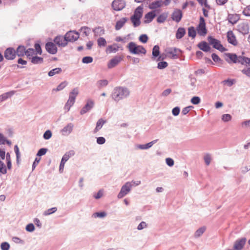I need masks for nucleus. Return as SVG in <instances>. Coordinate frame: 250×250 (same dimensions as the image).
<instances>
[{
    "label": "nucleus",
    "mask_w": 250,
    "mask_h": 250,
    "mask_svg": "<svg viewBox=\"0 0 250 250\" xmlns=\"http://www.w3.org/2000/svg\"><path fill=\"white\" fill-rule=\"evenodd\" d=\"M130 92L129 89L125 86H116L111 93L112 99L116 102L127 98L129 97Z\"/></svg>",
    "instance_id": "1"
},
{
    "label": "nucleus",
    "mask_w": 250,
    "mask_h": 250,
    "mask_svg": "<svg viewBox=\"0 0 250 250\" xmlns=\"http://www.w3.org/2000/svg\"><path fill=\"white\" fill-rule=\"evenodd\" d=\"M143 8L139 6L135 10L133 15L131 17L130 20L134 27L139 26L141 24L140 19L142 17Z\"/></svg>",
    "instance_id": "2"
},
{
    "label": "nucleus",
    "mask_w": 250,
    "mask_h": 250,
    "mask_svg": "<svg viewBox=\"0 0 250 250\" xmlns=\"http://www.w3.org/2000/svg\"><path fill=\"white\" fill-rule=\"evenodd\" d=\"M130 53L135 55L146 54V49L142 45H137L134 42H130L127 46Z\"/></svg>",
    "instance_id": "3"
},
{
    "label": "nucleus",
    "mask_w": 250,
    "mask_h": 250,
    "mask_svg": "<svg viewBox=\"0 0 250 250\" xmlns=\"http://www.w3.org/2000/svg\"><path fill=\"white\" fill-rule=\"evenodd\" d=\"M79 94L78 88H74L69 93V99L65 104L64 109L68 111L70 107L74 104L76 96Z\"/></svg>",
    "instance_id": "4"
},
{
    "label": "nucleus",
    "mask_w": 250,
    "mask_h": 250,
    "mask_svg": "<svg viewBox=\"0 0 250 250\" xmlns=\"http://www.w3.org/2000/svg\"><path fill=\"white\" fill-rule=\"evenodd\" d=\"M208 41L209 43L213 46V48L218 50L220 52H223L227 50L221 43L220 41L214 38L212 36H208Z\"/></svg>",
    "instance_id": "5"
},
{
    "label": "nucleus",
    "mask_w": 250,
    "mask_h": 250,
    "mask_svg": "<svg viewBox=\"0 0 250 250\" xmlns=\"http://www.w3.org/2000/svg\"><path fill=\"white\" fill-rule=\"evenodd\" d=\"M197 31L200 36H205L207 33L205 19L202 17L200 18V22L197 27Z\"/></svg>",
    "instance_id": "6"
},
{
    "label": "nucleus",
    "mask_w": 250,
    "mask_h": 250,
    "mask_svg": "<svg viewBox=\"0 0 250 250\" xmlns=\"http://www.w3.org/2000/svg\"><path fill=\"white\" fill-rule=\"evenodd\" d=\"M64 37L67 42H73L79 39V33L75 31H70L65 34Z\"/></svg>",
    "instance_id": "7"
},
{
    "label": "nucleus",
    "mask_w": 250,
    "mask_h": 250,
    "mask_svg": "<svg viewBox=\"0 0 250 250\" xmlns=\"http://www.w3.org/2000/svg\"><path fill=\"white\" fill-rule=\"evenodd\" d=\"M54 43L59 47H63L67 45L68 42L64 36L59 35L56 36L53 40Z\"/></svg>",
    "instance_id": "8"
},
{
    "label": "nucleus",
    "mask_w": 250,
    "mask_h": 250,
    "mask_svg": "<svg viewBox=\"0 0 250 250\" xmlns=\"http://www.w3.org/2000/svg\"><path fill=\"white\" fill-rule=\"evenodd\" d=\"M132 184L130 182H127L124 185L118 195V198H122L126 195L130 190Z\"/></svg>",
    "instance_id": "9"
},
{
    "label": "nucleus",
    "mask_w": 250,
    "mask_h": 250,
    "mask_svg": "<svg viewBox=\"0 0 250 250\" xmlns=\"http://www.w3.org/2000/svg\"><path fill=\"white\" fill-rule=\"evenodd\" d=\"M16 56V50L13 47H8L4 51V57L7 60H13Z\"/></svg>",
    "instance_id": "10"
},
{
    "label": "nucleus",
    "mask_w": 250,
    "mask_h": 250,
    "mask_svg": "<svg viewBox=\"0 0 250 250\" xmlns=\"http://www.w3.org/2000/svg\"><path fill=\"white\" fill-rule=\"evenodd\" d=\"M125 6V0H114L112 3V7L115 11H121Z\"/></svg>",
    "instance_id": "11"
},
{
    "label": "nucleus",
    "mask_w": 250,
    "mask_h": 250,
    "mask_svg": "<svg viewBox=\"0 0 250 250\" xmlns=\"http://www.w3.org/2000/svg\"><path fill=\"white\" fill-rule=\"evenodd\" d=\"M225 61L229 64L237 63L238 56L235 53H226L224 54Z\"/></svg>",
    "instance_id": "12"
},
{
    "label": "nucleus",
    "mask_w": 250,
    "mask_h": 250,
    "mask_svg": "<svg viewBox=\"0 0 250 250\" xmlns=\"http://www.w3.org/2000/svg\"><path fill=\"white\" fill-rule=\"evenodd\" d=\"M237 30L243 35L248 34L249 32V26L247 23H240L237 25Z\"/></svg>",
    "instance_id": "13"
},
{
    "label": "nucleus",
    "mask_w": 250,
    "mask_h": 250,
    "mask_svg": "<svg viewBox=\"0 0 250 250\" xmlns=\"http://www.w3.org/2000/svg\"><path fill=\"white\" fill-rule=\"evenodd\" d=\"M94 104V102L92 100H88L86 104L80 111V114L81 115H83L86 112L89 111L93 107Z\"/></svg>",
    "instance_id": "14"
},
{
    "label": "nucleus",
    "mask_w": 250,
    "mask_h": 250,
    "mask_svg": "<svg viewBox=\"0 0 250 250\" xmlns=\"http://www.w3.org/2000/svg\"><path fill=\"white\" fill-rule=\"evenodd\" d=\"M45 49L50 54H55L57 52V47L55 43L52 42H48L45 44Z\"/></svg>",
    "instance_id": "15"
},
{
    "label": "nucleus",
    "mask_w": 250,
    "mask_h": 250,
    "mask_svg": "<svg viewBox=\"0 0 250 250\" xmlns=\"http://www.w3.org/2000/svg\"><path fill=\"white\" fill-rule=\"evenodd\" d=\"M183 17V13L181 10L175 9L171 15V19L176 22H179Z\"/></svg>",
    "instance_id": "16"
},
{
    "label": "nucleus",
    "mask_w": 250,
    "mask_h": 250,
    "mask_svg": "<svg viewBox=\"0 0 250 250\" xmlns=\"http://www.w3.org/2000/svg\"><path fill=\"white\" fill-rule=\"evenodd\" d=\"M123 58L121 56H116L113 59H111L107 64L108 68H112L116 66L122 60Z\"/></svg>",
    "instance_id": "17"
},
{
    "label": "nucleus",
    "mask_w": 250,
    "mask_h": 250,
    "mask_svg": "<svg viewBox=\"0 0 250 250\" xmlns=\"http://www.w3.org/2000/svg\"><path fill=\"white\" fill-rule=\"evenodd\" d=\"M181 52V51L179 49L173 48L169 49L167 53L169 55L171 58L176 59L178 58Z\"/></svg>",
    "instance_id": "18"
},
{
    "label": "nucleus",
    "mask_w": 250,
    "mask_h": 250,
    "mask_svg": "<svg viewBox=\"0 0 250 250\" xmlns=\"http://www.w3.org/2000/svg\"><path fill=\"white\" fill-rule=\"evenodd\" d=\"M227 38L228 41L229 43L234 46H236L238 44L236 37L232 31L230 30L227 32Z\"/></svg>",
    "instance_id": "19"
},
{
    "label": "nucleus",
    "mask_w": 250,
    "mask_h": 250,
    "mask_svg": "<svg viewBox=\"0 0 250 250\" xmlns=\"http://www.w3.org/2000/svg\"><path fill=\"white\" fill-rule=\"evenodd\" d=\"M246 241V238H243L237 240L234 244V249L236 250H241L245 245Z\"/></svg>",
    "instance_id": "20"
},
{
    "label": "nucleus",
    "mask_w": 250,
    "mask_h": 250,
    "mask_svg": "<svg viewBox=\"0 0 250 250\" xmlns=\"http://www.w3.org/2000/svg\"><path fill=\"white\" fill-rule=\"evenodd\" d=\"M198 47L201 50L207 52L210 51L211 48L205 41H202L197 44Z\"/></svg>",
    "instance_id": "21"
},
{
    "label": "nucleus",
    "mask_w": 250,
    "mask_h": 250,
    "mask_svg": "<svg viewBox=\"0 0 250 250\" xmlns=\"http://www.w3.org/2000/svg\"><path fill=\"white\" fill-rule=\"evenodd\" d=\"M73 127L72 123H69L61 130V132L63 135H67L71 132Z\"/></svg>",
    "instance_id": "22"
},
{
    "label": "nucleus",
    "mask_w": 250,
    "mask_h": 250,
    "mask_svg": "<svg viewBox=\"0 0 250 250\" xmlns=\"http://www.w3.org/2000/svg\"><path fill=\"white\" fill-rule=\"evenodd\" d=\"M240 19V16L238 14H229L228 16V20L229 22L232 24H235Z\"/></svg>",
    "instance_id": "23"
},
{
    "label": "nucleus",
    "mask_w": 250,
    "mask_h": 250,
    "mask_svg": "<svg viewBox=\"0 0 250 250\" xmlns=\"http://www.w3.org/2000/svg\"><path fill=\"white\" fill-rule=\"evenodd\" d=\"M16 50V54L18 57H23L25 55L26 50L23 45H19Z\"/></svg>",
    "instance_id": "24"
},
{
    "label": "nucleus",
    "mask_w": 250,
    "mask_h": 250,
    "mask_svg": "<svg viewBox=\"0 0 250 250\" xmlns=\"http://www.w3.org/2000/svg\"><path fill=\"white\" fill-rule=\"evenodd\" d=\"M156 14L154 11H150L147 13L146 14L145 16V18L146 20H145L144 22L145 23L150 22L153 20Z\"/></svg>",
    "instance_id": "25"
},
{
    "label": "nucleus",
    "mask_w": 250,
    "mask_h": 250,
    "mask_svg": "<svg viewBox=\"0 0 250 250\" xmlns=\"http://www.w3.org/2000/svg\"><path fill=\"white\" fill-rule=\"evenodd\" d=\"M95 37L101 36L104 34V29L103 27L98 26L93 29Z\"/></svg>",
    "instance_id": "26"
},
{
    "label": "nucleus",
    "mask_w": 250,
    "mask_h": 250,
    "mask_svg": "<svg viewBox=\"0 0 250 250\" xmlns=\"http://www.w3.org/2000/svg\"><path fill=\"white\" fill-rule=\"evenodd\" d=\"M127 21V18H123L121 20L118 21L116 23L115 29L116 30H119L121 29Z\"/></svg>",
    "instance_id": "27"
},
{
    "label": "nucleus",
    "mask_w": 250,
    "mask_h": 250,
    "mask_svg": "<svg viewBox=\"0 0 250 250\" xmlns=\"http://www.w3.org/2000/svg\"><path fill=\"white\" fill-rule=\"evenodd\" d=\"M186 31L184 28L183 27H179L177 29L175 37L177 39H182L186 34Z\"/></svg>",
    "instance_id": "28"
},
{
    "label": "nucleus",
    "mask_w": 250,
    "mask_h": 250,
    "mask_svg": "<svg viewBox=\"0 0 250 250\" xmlns=\"http://www.w3.org/2000/svg\"><path fill=\"white\" fill-rule=\"evenodd\" d=\"M15 93L14 91H11L9 92H7L3 93V94L0 95V102H2L6 100L8 98H10Z\"/></svg>",
    "instance_id": "29"
},
{
    "label": "nucleus",
    "mask_w": 250,
    "mask_h": 250,
    "mask_svg": "<svg viewBox=\"0 0 250 250\" xmlns=\"http://www.w3.org/2000/svg\"><path fill=\"white\" fill-rule=\"evenodd\" d=\"M119 47L116 43H114L112 45H109L106 50L107 53H111L112 52L115 53L118 51Z\"/></svg>",
    "instance_id": "30"
},
{
    "label": "nucleus",
    "mask_w": 250,
    "mask_h": 250,
    "mask_svg": "<svg viewBox=\"0 0 250 250\" xmlns=\"http://www.w3.org/2000/svg\"><path fill=\"white\" fill-rule=\"evenodd\" d=\"M75 154V152L74 150H70L68 152L66 153L62 157V161L64 162H66L70 157L73 156Z\"/></svg>",
    "instance_id": "31"
},
{
    "label": "nucleus",
    "mask_w": 250,
    "mask_h": 250,
    "mask_svg": "<svg viewBox=\"0 0 250 250\" xmlns=\"http://www.w3.org/2000/svg\"><path fill=\"white\" fill-rule=\"evenodd\" d=\"M106 123V121L104 120L103 119L101 118L96 123V126L95 128L94 131L97 132L99 129H100L103 125Z\"/></svg>",
    "instance_id": "32"
},
{
    "label": "nucleus",
    "mask_w": 250,
    "mask_h": 250,
    "mask_svg": "<svg viewBox=\"0 0 250 250\" xmlns=\"http://www.w3.org/2000/svg\"><path fill=\"white\" fill-rule=\"evenodd\" d=\"M31 61L33 64H41L43 62V59L41 57L34 56V57H32Z\"/></svg>",
    "instance_id": "33"
},
{
    "label": "nucleus",
    "mask_w": 250,
    "mask_h": 250,
    "mask_svg": "<svg viewBox=\"0 0 250 250\" xmlns=\"http://www.w3.org/2000/svg\"><path fill=\"white\" fill-rule=\"evenodd\" d=\"M62 71L61 68L57 67L52 69L48 73V75L49 77H52L56 74H58Z\"/></svg>",
    "instance_id": "34"
},
{
    "label": "nucleus",
    "mask_w": 250,
    "mask_h": 250,
    "mask_svg": "<svg viewBox=\"0 0 250 250\" xmlns=\"http://www.w3.org/2000/svg\"><path fill=\"white\" fill-rule=\"evenodd\" d=\"M160 47L158 45H155L152 49V58H155L159 56L160 54Z\"/></svg>",
    "instance_id": "35"
},
{
    "label": "nucleus",
    "mask_w": 250,
    "mask_h": 250,
    "mask_svg": "<svg viewBox=\"0 0 250 250\" xmlns=\"http://www.w3.org/2000/svg\"><path fill=\"white\" fill-rule=\"evenodd\" d=\"M108 83V82L106 80H99L97 82V86L98 88L100 89L103 87L106 86Z\"/></svg>",
    "instance_id": "36"
},
{
    "label": "nucleus",
    "mask_w": 250,
    "mask_h": 250,
    "mask_svg": "<svg viewBox=\"0 0 250 250\" xmlns=\"http://www.w3.org/2000/svg\"><path fill=\"white\" fill-rule=\"evenodd\" d=\"M188 36L193 39L195 38L196 32L194 27L191 26L188 28Z\"/></svg>",
    "instance_id": "37"
},
{
    "label": "nucleus",
    "mask_w": 250,
    "mask_h": 250,
    "mask_svg": "<svg viewBox=\"0 0 250 250\" xmlns=\"http://www.w3.org/2000/svg\"><path fill=\"white\" fill-rule=\"evenodd\" d=\"M35 51L33 48H28L26 50L25 55L29 59H31L32 57H34V55H35Z\"/></svg>",
    "instance_id": "38"
},
{
    "label": "nucleus",
    "mask_w": 250,
    "mask_h": 250,
    "mask_svg": "<svg viewBox=\"0 0 250 250\" xmlns=\"http://www.w3.org/2000/svg\"><path fill=\"white\" fill-rule=\"evenodd\" d=\"M162 4V1L157 0L154 2H152L150 5H149V8L151 9H154L160 7L161 6Z\"/></svg>",
    "instance_id": "39"
},
{
    "label": "nucleus",
    "mask_w": 250,
    "mask_h": 250,
    "mask_svg": "<svg viewBox=\"0 0 250 250\" xmlns=\"http://www.w3.org/2000/svg\"><path fill=\"white\" fill-rule=\"evenodd\" d=\"M81 31L83 33V36H88L90 31V28L87 26H83L81 27Z\"/></svg>",
    "instance_id": "40"
},
{
    "label": "nucleus",
    "mask_w": 250,
    "mask_h": 250,
    "mask_svg": "<svg viewBox=\"0 0 250 250\" xmlns=\"http://www.w3.org/2000/svg\"><path fill=\"white\" fill-rule=\"evenodd\" d=\"M167 18V15L166 14L163 13L158 17L157 21L158 23H163L166 20Z\"/></svg>",
    "instance_id": "41"
},
{
    "label": "nucleus",
    "mask_w": 250,
    "mask_h": 250,
    "mask_svg": "<svg viewBox=\"0 0 250 250\" xmlns=\"http://www.w3.org/2000/svg\"><path fill=\"white\" fill-rule=\"evenodd\" d=\"M235 82V80L234 79H228L227 80H225L222 82V83L224 85H227L228 86H231Z\"/></svg>",
    "instance_id": "42"
},
{
    "label": "nucleus",
    "mask_w": 250,
    "mask_h": 250,
    "mask_svg": "<svg viewBox=\"0 0 250 250\" xmlns=\"http://www.w3.org/2000/svg\"><path fill=\"white\" fill-rule=\"evenodd\" d=\"M97 43L99 47L105 46L106 44V41L104 38L103 37H100L97 40Z\"/></svg>",
    "instance_id": "43"
},
{
    "label": "nucleus",
    "mask_w": 250,
    "mask_h": 250,
    "mask_svg": "<svg viewBox=\"0 0 250 250\" xmlns=\"http://www.w3.org/2000/svg\"><path fill=\"white\" fill-rule=\"evenodd\" d=\"M211 57L214 62L223 63V60L215 53L212 54Z\"/></svg>",
    "instance_id": "44"
},
{
    "label": "nucleus",
    "mask_w": 250,
    "mask_h": 250,
    "mask_svg": "<svg viewBox=\"0 0 250 250\" xmlns=\"http://www.w3.org/2000/svg\"><path fill=\"white\" fill-rule=\"evenodd\" d=\"M67 82L65 81L63 82L58 85L56 89H53V90H55L56 91L62 90L67 85Z\"/></svg>",
    "instance_id": "45"
},
{
    "label": "nucleus",
    "mask_w": 250,
    "mask_h": 250,
    "mask_svg": "<svg viewBox=\"0 0 250 250\" xmlns=\"http://www.w3.org/2000/svg\"><path fill=\"white\" fill-rule=\"evenodd\" d=\"M168 66V63L167 62L165 61H162L158 62L157 68L159 69H163L166 68Z\"/></svg>",
    "instance_id": "46"
},
{
    "label": "nucleus",
    "mask_w": 250,
    "mask_h": 250,
    "mask_svg": "<svg viewBox=\"0 0 250 250\" xmlns=\"http://www.w3.org/2000/svg\"><path fill=\"white\" fill-rule=\"evenodd\" d=\"M57 210V208H49L46 210H45L44 212H43V214L45 215V216H47V215H50V214H52L53 213L56 212Z\"/></svg>",
    "instance_id": "47"
},
{
    "label": "nucleus",
    "mask_w": 250,
    "mask_h": 250,
    "mask_svg": "<svg viewBox=\"0 0 250 250\" xmlns=\"http://www.w3.org/2000/svg\"><path fill=\"white\" fill-rule=\"evenodd\" d=\"M93 58L90 56L84 57L82 59V62L83 63H89L93 62Z\"/></svg>",
    "instance_id": "48"
},
{
    "label": "nucleus",
    "mask_w": 250,
    "mask_h": 250,
    "mask_svg": "<svg viewBox=\"0 0 250 250\" xmlns=\"http://www.w3.org/2000/svg\"><path fill=\"white\" fill-rule=\"evenodd\" d=\"M153 145L152 142H150L149 143L143 145H139L137 147L138 148L142 149H147Z\"/></svg>",
    "instance_id": "49"
},
{
    "label": "nucleus",
    "mask_w": 250,
    "mask_h": 250,
    "mask_svg": "<svg viewBox=\"0 0 250 250\" xmlns=\"http://www.w3.org/2000/svg\"><path fill=\"white\" fill-rule=\"evenodd\" d=\"M206 228L202 227L199 229L195 232V236L196 237H199L201 236L205 231Z\"/></svg>",
    "instance_id": "50"
},
{
    "label": "nucleus",
    "mask_w": 250,
    "mask_h": 250,
    "mask_svg": "<svg viewBox=\"0 0 250 250\" xmlns=\"http://www.w3.org/2000/svg\"><path fill=\"white\" fill-rule=\"evenodd\" d=\"M201 102V99L199 97L194 96L191 99V102L193 104H198Z\"/></svg>",
    "instance_id": "51"
},
{
    "label": "nucleus",
    "mask_w": 250,
    "mask_h": 250,
    "mask_svg": "<svg viewBox=\"0 0 250 250\" xmlns=\"http://www.w3.org/2000/svg\"><path fill=\"white\" fill-rule=\"evenodd\" d=\"M148 39V37L146 34H142L139 38V41L143 43H146Z\"/></svg>",
    "instance_id": "52"
},
{
    "label": "nucleus",
    "mask_w": 250,
    "mask_h": 250,
    "mask_svg": "<svg viewBox=\"0 0 250 250\" xmlns=\"http://www.w3.org/2000/svg\"><path fill=\"white\" fill-rule=\"evenodd\" d=\"M52 136V132L50 130H46L43 134V137L45 140L49 139Z\"/></svg>",
    "instance_id": "53"
},
{
    "label": "nucleus",
    "mask_w": 250,
    "mask_h": 250,
    "mask_svg": "<svg viewBox=\"0 0 250 250\" xmlns=\"http://www.w3.org/2000/svg\"><path fill=\"white\" fill-rule=\"evenodd\" d=\"M35 53L36 55L37 54H39L41 55L42 54V51L41 49V45L39 43H35Z\"/></svg>",
    "instance_id": "54"
},
{
    "label": "nucleus",
    "mask_w": 250,
    "mask_h": 250,
    "mask_svg": "<svg viewBox=\"0 0 250 250\" xmlns=\"http://www.w3.org/2000/svg\"><path fill=\"white\" fill-rule=\"evenodd\" d=\"M231 119V116L229 114H224L222 116V120L224 122H229Z\"/></svg>",
    "instance_id": "55"
},
{
    "label": "nucleus",
    "mask_w": 250,
    "mask_h": 250,
    "mask_svg": "<svg viewBox=\"0 0 250 250\" xmlns=\"http://www.w3.org/2000/svg\"><path fill=\"white\" fill-rule=\"evenodd\" d=\"M0 172L2 174H5L7 170L3 163L0 161Z\"/></svg>",
    "instance_id": "56"
},
{
    "label": "nucleus",
    "mask_w": 250,
    "mask_h": 250,
    "mask_svg": "<svg viewBox=\"0 0 250 250\" xmlns=\"http://www.w3.org/2000/svg\"><path fill=\"white\" fill-rule=\"evenodd\" d=\"M243 14L246 16H250V5L244 8Z\"/></svg>",
    "instance_id": "57"
},
{
    "label": "nucleus",
    "mask_w": 250,
    "mask_h": 250,
    "mask_svg": "<svg viewBox=\"0 0 250 250\" xmlns=\"http://www.w3.org/2000/svg\"><path fill=\"white\" fill-rule=\"evenodd\" d=\"M180 108L178 106L175 107L172 110V113L174 116H178L180 113Z\"/></svg>",
    "instance_id": "58"
},
{
    "label": "nucleus",
    "mask_w": 250,
    "mask_h": 250,
    "mask_svg": "<svg viewBox=\"0 0 250 250\" xmlns=\"http://www.w3.org/2000/svg\"><path fill=\"white\" fill-rule=\"evenodd\" d=\"M204 161L207 165H209L210 164L211 161V157L208 154H207L204 156Z\"/></svg>",
    "instance_id": "59"
},
{
    "label": "nucleus",
    "mask_w": 250,
    "mask_h": 250,
    "mask_svg": "<svg viewBox=\"0 0 250 250\" xmlns=\"http://www.w3.org/2000/svg\"><path fill=\"white\" fill-rule=\"evenodd\" d=\"M0 247L2 250H8L9 249L10 246L8 243L3 242L1 243Z\"/></svg>",
    "instance_id": "60"
},
{
    "label": "nucleus",
    "mask_w": 250,
    "mask_h": 250,
    "mask_svg": "<svg viewBox=\"0 0 250 250\" xmlns=\"http://www.w3.org/2000/svg\"><path fill=\"white\" fill-rule=\"evenodd\" d=\"M244 58H245V57L243 56H238V60H237V63H240L242 65H245Z\"/></svg>",
    "instance_id": "61"
},
{
    "label": "nucleus",
    "mask_w": 250,
    "mask_h": 250,
    "mask_svg": "<svg viewBox=\"0 0 250 250\" xmlns=\"http://www.w3.org/2000/svg\"><path fill=\"white\" fill-rule=\"evenodd\" d=\"M47 151V149H46V148H41L38 151L37 155L39 156H42L46 153Z\"/></svg>",
    "instance_id": "62"
},
{
    "label": "nucleus",
    "mask_w": 250,
    "mask_h": 250,
    "mask_svg": "<svg viewBox=\"0 0 250 250\" xmlns=\"http://www.w3.org/2000/svg\"><path fill=\"white\" fill-rule=\"evenodd\" d=\"M242 72L243 74L250 78V67L243 69L242 70Z\"/></svg>",
    "instance_id": "63"
},
{
    "label": "nucleus",
    "mask_w": 250,
    "mask_h": 250,
    "mask_svg": "<svg viewBox=\"0 0 250 250\" xmlns=\"http://www.w3.org/2000/svg\"><path fill=\"white\" fill-rule=\"evenodd\" d=\"M35 229L34 226L32 224H28L26 227V229L28 231L32 232Z\"/></svg>",
    "instance_id": "64"
}]
</instances>
